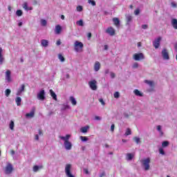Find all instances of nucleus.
I'll return each instance as SVG.
<instances>
[{
  "instance_id": "nucleus-14",
  "label": "nucleus",
  "mask_w": 177,
  "mask_h": 177,
  "mask_svg": "<svg viewBox=\"0 0 177 177\" xmlns=\"http://www.w3.org/2000/svg\"><path fill=\"white\" fill-rule=\"evenodd\" d=\"M10 71L9 70L6 71V80L8 81V82H10L12 81V77L10 76Z\"/></svg>"
},
{
  "instance_id": "nucleus-42",
  "label": "nucleus",
  "mask_w": 177,
  "mask_h": 177,
  "mask_svg": "<svg viewBox=\"0 0 177 177\" xmlns=\"http://www.w3.org/2000/svg\"><path fill=\"white\" fill-rule=\"evenodd\" d=\"M133 140L136 142V143H137V145H139V142H140V138H139L138 137H135L133 138Z\"/></svg>"
},
{
  "instance_id": "nucleus-45",
  "label": "nucleus",
  "mask_w": 177,
  "mask_h": 177,
  "mask_svg": "<svg viewBox=\"0 0 177 177\" xmlns=\"http://www.w3.org/2000/svg\"><path fill=\"white\" fill-rule=\"evenodd\" d=\"M81 140H82L83 142H86V140H88V138H86V136H81L80 137Z\"/></svg>"
},
{
  "instance_id": "nucleus-34",
  "label": "nucleus",
  "mask_w": 177,
  "mask_h": 177,
  "mask_svg": "<svg viewBox=\"0 0 177 177\" xmlns=\"http://www.w3.org/2000/svg\"><path fill=\"white\" fill-rule=\"evenodd\" d=\"M16 15L17 16L20 17L21 16H23V11H21V10H17L16 12Z\"/></svg>"
},
{
  "instance_id": "nucleus-2",
  "label": "nucleus",
  "mask_w": 177,
  "mask_h": 177,
  "mask_svg": "<svg viewBox=\"0 0 177 177\" xmlns=\"http://www.w3.org/2000/svg\"><path fill=\"white\" fill-rule=\"evenodd\" d=\"M74 48L75 52H82L84 49V44H82L81 41H75L74 44Z\"/></svg>"
},
{
  "instance_id": "nucleus-21",
  "label": "nucleus",
  "mask_w": 177,
  "mask_h": 177,
  "mask_svg": "<svg viewBox=\"0 0 177 177\" xmlns=\"http://www.w3.org/2000/svg\"><path fill=\"white\" fill-rule=\"evenodd\" d=\"M15 103L17 104V106H21V97H17L15 99Z\"/></svg>"
},
{
  "instance_id": "nucleus-41",
  "label": "nucleus",
  "mask_w": 177,
  "mask_h": 177,
  "mask_svg": "<svg viewBox=\"0 0 177 177\" xmlns=\"http://www.w3.org/2000/svg\"><path fill=\"white\" fill-rule=\"evenodd\" d=\"M41 26H43V27H45V26H46V24H47L46 20L41 19Z\"/></svg>"
},
{
  "instance_id": "nucleus-58",
  "label": "nucleus",
  "mask_w": 177,
  "mask_h": 177,
  "mask_svg": "<svg viewBox=\"0 0 177 177\" xmlns=\"http://www.w3.org/2000/svg\"><path fill=\"white\" fill-rule=\"evenodd\" d=\"M157 129L159 132H161V126L160 125L157 126Z\"/></svg>"
},
{
  "instance_id": "nucleus-60",
  "label": "nucleus",
  "mask_w": 177,
  "mask_h": 177,
  "mask_svg": "<svg viewBox=\"0 0 177 177\" xmlns=\"http://www.w3.org/2000/svg\"><path fill=\"white\" fill-rule=\"evenodd\" d=\"M104 50H107V49H109V46L104 45Z\"/></svg>"
},
{
  "instance_id": "nucleus-33",
  "label": "nucleus",
  "mask_w": 177,
  "mask_h": 177,
  "mask_svg": "<svg viewBox=\"0 0 177 177\" xmlns=\"http://www.w3.org/2000/svg\"><path fill=\"white\" fill-rule=\"evenodd\" d=\"M131 134H132V131H131V129H127L125 132V136H129V135H131Z\"/></svg>"
},
{
  "instance_id": "nucleus-28",
  "label": "nucleus",
  "mask_w": 177,
  "mask_h": 177,
  "mask_svg": "<svg viewBox=\"0 0 177 177\" xmlns=\"http://www.w3.org/2000/svg\"><path fill=\"white\" fill-rule=\"evenodd\" d=\"M145 84H147L149 86H154V82L150 80H145Z\"/></svg>"
},
{
  "instance_id": "nucleus-4",
  "label": "nucleus",
  "mask_w": 177,
  "mask_h": 177,
  "mask_svg": "<svg viewBox=\"0 0 177 177\" xmlns=\"http://www.w3.org/2000/svg\"><path fill=\"white\" fill-rule=\"evenodd\" d=\"M65 174L67 177H75L71 174V165L67 164L65 167Z\"/></svg>"
},
{
  "instance_id": "nucleus-40",
  "label": "nucleus",
  "mask_w": 177,
  "mask_h": 177,
  "mask_svg": "<svg viewBox=\"0 0 177 177\" xmlns=\"http://www.w3.org/2000/svg\"><path fill=\"white\" fill-rule=\"evenodd\" d=\"M113 96L115 99H118L120 97V93L118 91L115 92Z\"/></svg>"
},
{
  "instance_id": "nucleus-7",
  "label": "nucleus",
  "mask_w": 177,
  "mask_h": 177,
  "mask_svg": "<svg viewBox=\"0 0 177 177\" xmlns=\"http://www.w3.org/2000/svg\"><path fill=\"white\" fill-rule=\"evenodd\" d=\"M160 44H161V37H158L153 41V46L155 49H158V48H160Z\"/></svg>"
},
{
  "instance_id": "nucleus-15",
  "label": "nucleus",
  "mask_w": 177,
  "mask_h": 177,
  "mask_svg": "<svg viewBox=\"0 0 177 177\" xmlns=\"http://www.w3.org/2000/svg\"><path fill=\"white\" fill-rule=\"evenodd\" d=\"M94 70L95 71H99L100 70V62H95L94 64Z\"/></svg>"
},
{
  "instance_id": "nucleus-18",
  "label": "nucleus",
  "mask_w": 177,
  "mask_h": 177,
  "mask_svg": "<svg viewBox=\"0 0 177 177\" xmlns=\"http://www.w3.org/2000/svg\"><path fill=\"white\" fill-rule=\"evenodd\" d=\"M171 26H173V28H174V30H177V19H173L171 20Z\"/></svg>"
},
{
  "instance_id": "nucleus-8",
  "label": "nucleus",
  "mask_w": 177,
  "mask_h": 177,
  "mask_svg": "<svg viewBox=\"0 0 177 177\" xmlns=\"http://www.w3.org/2000/svg\"><path fill=\"white\" fill-rule=\"evenodd\" d=\"M96 80H93L91 82H88V85L91 88V89H92V91H96V89H97V86L96 85Z\"/></svg>"
},
{
  "instance_id": "nucleus-31",
  "label": "nucleus",
  "mask_w": 177,
  "mask_h": 177,
  "mask_svg": "<svg viewBox=\"0 0 177 177\" xmlns=\"http://www.w3.org/2000/svg\"><path fill=\"white\" fill-rule=\"evenodd\" d=\"M169 146V142L168 141H163L162 142V147H168Z\"/></svg>"
},
{
  "instance_id": "nucleus-54",
  "label": "nucleus",
  "mask_w": 177,
  "mask_h": 177,
  "mask_svg": "<svg viewBox=\"0 0 177 177\" xmlns=\"http://www.w3.org/2000/svg\"><path fill=\"white\" fill-rule=\"evenodd\" d=\"M114 128H115V125L114 124H111V131L112 132H114Z\"/></svg>"
},
{
  "instance_id": "nucleus-55",
  "label": "nucleus",
  "mask_w": 177,
  "mask_h": 177,
  "mask_svg": "<svg viewBox=\"0 0 177 177\" xmlns=\"http://www.w3.org/2000/svg\"><path fill=\"white\" fill-rule=\"evenodd\" d=\"M87 37H88V39H91V38H92V33L88 32L87 35Z\"/></svg>"
},
{
  "instance_id": "nucleus-50",
  "label": "nucleus",
  "mask_w": 177,
  "mask_h": 177,
  "mask_svg": "<svg viewBox=\"0 0 177 177\" xmlns=\"http://www.w3.org/2000/svg\"><path fill=\"white\" fill-rule=\"evenodd\" d=\"M111 78H115V73L111 72Z\"/></svg>"
},
{
  "instance_id": "nucleus-59",
  "label": "nucleus",
  "mask_w": 177,
  "mask_h": 177,
  "mask_svg": "<svg viewBox=\"0 0 177 177\" xmlns=\"http://www.w3.org/2000/svg\"><path fill=\"white\" fill-rule=\"evenodd\" d=\"M171 6H172L173 8H176V3H175L174 2H172V3H171Z\"/></svg>"
},
{
  "instance_id": "nucleus-62",
  "label": "nucleus",
  "mask_w": 177,
  "mask_h": 177,
  "mask_svg": "<svg viewBox=\"0 0 177 177\" xmlns=\"http://www.w3.org/2000/svg\"><path fill=\"white\" fill-rule=\"evenodd\" d=\"M110 73V71L109 69L105 70V74H109Z\"/></svg>"
},
{
  "instance_id": "nucleus-22",
  "label": "nucleus",
  "mask_w": 177,
  "mask_h": 177,
  "mask_svg": "<svg viewBox=\"0 0 177 177\" xmlns=\"http://www.w3.org/2000/svg\"><path fill=\"white\" fill-rule=\"evenodd\" d=\"M41 45H42V46H44L45 48H46V46H48V45H49V41L46 39H42Z\"/></svg>"
},
{
  "instance_id": "nucleus-52",
  "label": "nucleus",
  "mask_w": 177,
  "mask_h": 177,
  "mask_svg": "<svg viewBox=\"0 0 177 177\" xmlns=\"http://www.w3.org/2000/svg\"><path fill=\"white\" fill-rule=\"evenodd\" d=\"M83 171H84V172L86 175H88V174H89V171L88 170V169H84Z\"/></svg>"
},
{
  "instance_id": "nucleus-23",
  "label": "nucleus",
  "mask_w": 177,
  "mask_h": 177,
  "mask_svg": "<svg viewBox=\"0 0 177 177\" xmlns=\"http://www.w3.org/2000/svg\"><path fill=\"white\" fill-rule=\"evenodd\" d=\"M113 21L116 27H118V26H120V19L118 18H113Z\"/></svg>"
},
{
  "instance_id": "nucleus-3",
  "label": "nucleus",
  "mask_w": 177,
  "mask_h": 177,
  "mask_svg": "<svg viewBox=\"0 0 177 177\" xmlns=\"http://www.w3.org/2000/svg\"><path fill=\"white\" fill-rule=\"evenodd\" d=\"M14 171L13 165L11 163H8L5 167V174L6 175H10Z\"/></svg>"
},
{
  "instance_id": "nucleus-47",
  "label": "nucleus",
  "mask_w": 177,
  "mask_h": 177,
  "mask_svg": "<svg viewBox=\"0 0 177 177\" xmlns=\"http://www.w3.org/2000/svg\"><path fill=\"white\" fill-rule=\"evenodd\" d=\"M136 16H138V15H139V13H140V10L139 9H136L134 12Z\"/></svg>"
},
{
  "instance_id": "nucleus-51",
  "label": "nucleus",
  "mask_w": 177,
  "mask_h": 177,
  "mask_svg": "<svg viewBox=\"0 0 177 177\" xmlns=\"http://www.w3.org/2000/svg\"><path fill=\"white\" fill-rule=\"evenodd\" d=\"M95 120H96L97 121H100L102 118L100 116H95Z\"/></svg>"
},
{
  "instance_id": "nucleus-44",
  "label": "nucleus",
  "mask_w": 177,
  "mask_h": 177,
  "mask_svg": "<svg viewBox=\"0 0 177 177\" xmlns=\"http://www.w3.org/2000/svg\"><path fill=\"white\" fill-rule=\"evenodd\" d=\"M70 109V106H68V105H64V106H62V111H64V110H67V109Z\"/></svg>"
},
{
  "instance_id": "nucleus-53",
  "label": "nucleus",
  "mask_w": 177,
  "mask_h": 177,
  "mask_svg": "<svg viewBox=\"0 0 177 177\" xmlns=\"http://www.w3.org/2000/svg\"><path fill=\"white\" fill-rule=\"evenodd\" d=\"M56 45L59 46V45H62V41H60V39H58L56 42Z\"/></svg>"
},
{
  "instance_id": "nucleus-25",
  "label": "nucleus",
  "mask_w": 177,
  "mask_h": 177,
  "mask_svg": "<svg viewBox=\"0 0 177 177\" xmlns=\"http://www.w3.org/2000/svg\"><path fill=\"white\" fill-rule=\"evenodd\" d=\"M133 93H135L136 96H143V93H142L139 90L135 89L133 91Z\"/></svg>"
},
{
  "instance_id": "nucleus-13",
  "label": "nucleus",
  "mask_w": 177,
  "mask_h": 177,
  "mask_svg": "<svg viewBox=\"0 0 177 177\" xmlns=\"http://www.w3.org/2000/svg\"><path fill=\"white\" fill-rule=\"evenodd\" d=\"M35 115V108L32 109L30 113L26 114V118H32Z\"/></svg>"
},
{
  "instance_id": "nucleus-27",
  "label": "nucleus",
  "mask_w": 177,
  "mask_h": 177,
  "mask_svg": "<svg viewBox=\"0 0 177 177\" xmlns=\"http://www.w3.org/2000/svg\"><path fill=\"white\" fill-rule=\"evenodd\" d=\"M9 127H10V129H11V131H13V129H15V122H13V120L10 121Z\"/></svg>"
},
{
  "instance_id": "nucleus-6",
  "label": "nucleus",
  "mask_w": 177,
  "mask_h": 177,
  "mask_svg": "<svg viewBox=\"0 0 177 177\" xmlns=\"http://www.w3.org/2000/svg\"><path fill=\"white\" fill-rule=\"evenodd\" d=\"M133 59L137 62L139 60H143V59H145V55L142 53H136L133 55Z\"/></svg>"
},
{
  "instance_id": "nucleus-37",
  "label": "nucleus",
  "mask_w": 177,
  "mask_h": 177,
  "mask_svg": "<svg viewBox=\"0 0 177 177\" xmlns=\"http://www.w3.org/2000/svg\"><path fill=\"white\" fill-rule=\"evenodd\" d=\"M88 3H91L92 6H96V2L93 0H88Z\"/></svg>"
},
{
  "instance_id": "nucleus-36",
  "label": "nucleus",
  "mask_w": 177,
  "mask_h": 177,
  "mask_svg": "<svg viewBox=\"0 0 177 177\" xmlns=\"http://www.w3.org/2000/svg\"><path fill=\"white\" fill-rule=\"evenodd\" d=\"M11 91H10V89H9V88H7L6 90V91H5V93H6V96L8 97H9V95H10V93H11Z\"/></svg>"
},
{
  "instance_id": "nucleus-48",
  "label": "nucleus",
  "mask_w": 177,
  "mask_h": 177,
  "mask_svg": "<svg viewBox=\"0 0 177 177\" xmlns=\"http://www.w3.org/2000/svg\"><path fill=\"white\" fill-rule=\"evenodd\" d=\"M148 27H149L148 25H146V24L142 25V28H143V30L147 29Z\"/></svg>"
},
{
  "instance_id": "nucleus-56",
  "label": "nucleus",
  "mask_w": 177,
  "mask_h": 177,
  "mask_svg": "<svg viewBox=\"0 0 177 177\" xmlns=\"http://www.w3.org/2000/svg\"><path fill=\"white\" fill-rule=\"evenodd\" d=\"M35 140H39V136H38V134H36L35 136Z\"/></svg>"
},
{
  "instance_id": "nucleus-9",
  "label": "nucleus",
  "mask_w": 177,
  "mask_h": 177,
  "mask_svg": "<svg viewBox=\"0 0 177 177\" xmlns=\"http://www.w3.org/2000/svg\"><path fill=\"white\" fill-rule=\"evenodd\" d=\"M105 32H106V34L110 35L111 37H113V36L115 35V29H114L113 27L111 26V27L107 28Z\"/></svg>"
},
{
  "instance_id": "nucleus-20",
  "label": "nucleus",
  "mask_w": 177,
  "mask_h": 177,
  "mask_svg": "<svg viewBox=\"0 0 177 177\" xmlns=\"http://www.w3.org/2000/svg\"><path fill=\"white\" fill-rule=\"evenodd\" d=\"M89 126H86L84 127H82L80 129L81 132H82V133H86V132H88V129H89Z\"/></svg>"
},
{
  "instance_id": "nucleus-10",
  "label": "nucleus",
  "mask_w": 177,
  "mask_h": 177,
  "mask_svg": "<svg viewBox=\"0 0 177 177\" xmlns=\"http://www.w3.org/2000/svg\"><path fill=\"white\" fill-rule=\"evenodd\" d=\"M162 56L165 60H169V54L168 53L167 48H164L162 50Z\"/></svg>"
},
{
  "instance_id": "nucleus-26",
  "label": "nucleus",
  "mask_w": 177,
  "mask_h": 177,
  "mask_svg": "<svg viewBox=\"0 0 177 177\" xmlns=\"http://www.w3.org/2000/svg\"><path fill=\"white\" fill-rule=\"evenodd\" d=\"M134 155L132 153H127V160H128L129 161H131L132 160V158H133Z\"/></svg>"
},
{
  "instance_id": "nucleus-49",
  "label": "nucleus",
  "mask_w": 177,
  "mask_h": 177,
  "mask_svg": "<svg viewBox=\"0 0 177 177\" xmlns=\"http://www.w3.org/2000/svg\"><path fill=\"white\" fill-rule=\"evenodd\" d=\"M139 67V64L138 63H135L133 65V68H138Z\"/></svg>"
},
{
  "instance_id": "nucleus-30",
  "label": "nucleus",
  "mask_w": 177,
  "mask_h": 177,
  "mask_svg": "<svg viewBox=\"0 0 177 177\" xmlns=\"http://www.w3.org/2000/svg\"><path fill=\"white\" fill-rule=\"evenodd\" d=\"M58 59L62 62V63L66 61V59L64 57V56L62 54L58 55Z\"/></svg>"
},
{
  "instance_id": "nucleus-19",
  "label": "nucleus",
  "mask_w": 177,
  "mask_h": 177,
  "mask_svg": "<svg viewBox=\"0 0 177 177\" xmlns=\"http://www.w3.org/2000/svg\"><path fill=\"white\" fill-rule=\"evenodd\" d=\"M2 48L0 47V64H3V60H5V58H3V55H2Z\"/></svg>"
},
{
  "instance_id": "nucleus-24",
  "label": "nucleus",
  "mask_w": 177,
  "mask_h": 177,
  "mask_svg": "<svg viewBox=\"0 0 177 177\" xmlns=\"http://www.w3.org/2000/svg\"><path fill=\"white\" fill-rule=\"evenodd\" d=\"M70 101L73 106H75L77 104V100H75V98H74L73 96L70 97Z\"/></svg>"
},
{
  "instance_id": "nucleus-5",
  "label": "nucleus",
  "mask_w": 177,
  "mask_h": 177,
  "mask_svg": "<svg viewBox=\"0 0 177 177\" xmlns=\"http://www.w3.org/2000/svg\"><path fill=\"white\" fill-rule=\"evenodd\" d=\"M142 165L145 167V171L150 169V158H147L142 160Z\"/></svg>"
},
{
  "instance_id": "nucleus-11",
  "label": "nucleus",
  "mask_w": 177,
  "mask_h": 177,
  "mask_svg": "<svg viewBox=\"0 0 177 177\" xmlns=\"http://www.w3.org/2000/svg\"><path fill=\"white\" fill-rule=\"evenodd\" d=\"M37 99L39 100H45V90H41L37 94Z\"/></svg>"
},
{
  "instance_id": "nucleus-61",
  "label": "nucleus",
  "mask_w": 177,
  "mask_h": 177,
  "mask_svg": "<svg viewBox=\"0 0 177 177\" xmlns=\"http://www.w3.org/2000/svg\"><path fill=\"white\" fill-rule=\"evenodd\" d=\"M10 153H11L12 156H15V150H11Z\"/></svg>"
},
{
  "instance_id": "nucleus-32",
  "label": "nucleus",
  "mask_w": 177,
  "mask_h": 177,
  "mask_svg": "<svg viewBox=\"0 0 177 177\" xmlns=\"http://www.w3.org/2000/svg\"><path fill=\"white\" fill-rule=\"evenodd\" d=\"M41 168H43L42 166L39 167V166L35 165V166L33 167V171L34 172H38V170L39 169H41Z\"/></svg>"
},
{
  "instance_id": "nucleus-29",
  "label": "nucleus",
  "mask_w": 177,
  "mask_h": 177,
  "mask_svg": "<svg viewBox=\"0 0 177 177\" xmlns=\"http://www.w3.org/2000/svg\"><path fill=\"white\" fill-rule=\"evenodd\" d=\"M127 19V24H129L130 21H132V16L131 15H127L126 17Z\"/></svg>"
},
{
  "instance_id": "nucleus-35",
  "label": "nucleus",
  "mask_w": 177,
  "mask_h": 177,
  "mask_svg": "<svg viewBox=\"0 0 177 177\" xmlns=\"http://www.w3.org/2000/svg\"><path fill=\"white\" fill-rule=\"evenodd\" d=\"M76 24L82 27L84 26V21H82V19H80L76 22Z\"/></svg>"
},
{
  "instance_id": "nucleus-64",
  "label": "nucleus",
  "mask_w": 177,
  "mask_h": 177,
  "mask_svg": "<svg viewBox=\"0 0 177 177\" xmlns=\"http://www.w3.org/2000/svg\"><path fill=\"white\" fill-rule=\"evenodd\" d=\"M64 18H65L64 15H61L62 20H64Z\"/></svg>"
},
{
  "instance_id": "nucleus-63",
  "label": "nucleus",
  "mask_w": 177,
  "mask_h": 177,
  "mask_svg": "<svg viewBox=\"0 0 177 177\" xmlns=\"http://www.w3.org/2000/svg\"><path fill=\"white\" fill-rule=\"evenodd\" d=\"M104 175H106V174H104V172H103L100 174V177H103V176H104Z\"/></svg>"
},
{
  "instance_id": "nucleus-57",
  "label": "nucleus",
  "mask_w": 177,
  "mask_h": 177,
  "mask_svg": "<svg viewBox=\"0 0 177 177\" xmlns=\"http://www.w3.org/2000/svg\"><path fill=\"white\" fill-rule=\"evenodd\" d=\"M39 136H42L44 135V133H42V131H41V129L39 130Z\"/></svg>"
},
{
  "instance_id": "nucleus-39",
  "label": "nucleus",
  "mask_w": 177,
  "mask_h": 177,
  "mask_svg": "<svg viewBox=\"0 0 177 177\" xmlns=\"http://www.w3.org/2000/svg\"><path fill=\"white\" fill-rule=\"evenodd\" d=\"M23 8L25 9V10H28V4L27 2L24 3Z\"/></svg>"
},
{
  "instance_id": "nucleus-46",
  "label": "nucleus",
  "mask_w": 177,
  "mask_h": 177,
  "mask_svg": "<svg viewBox=\"0 0 177 177\" xmlns=\"http://www.w3.org/2000/svg\"><path fill=\"white\" fill-rule=\"evenodd\" d=\"M99 102L100 103H101V104H102V106H104V104H106V103L104 102L102 98H100Z\"/></svg>"
},
{
  "instance_id": "nucleus-16",
  "label": "nucleus",
  "mask_w": 177,
  "mask_h": 177,
  "mask_svg": "<svg viewBox=\"0 0 177 177\" xmlns=\"http://www.w3.org/2000/svg\"><path fill=\"white\" fill-rule=\"evenodd\" d=\"M50 96L53 97V99L54 100L57 101V95H56V93H55V91H53V90L50 89Z\"/></svg>"
},
{
  "instance_id": "nucleus-1",
  "label": "nucleus",
  "mask_w": 177,
  "mask_h": 177,
  "mask_svg": "<svg viewBox=\"0 0 177 177\" xmlns=\"http://www.w3.org/2000/svg\"><path fill=\"white\" fill-rule=\"evenodd\" d=\"M59 138H60V139H62V140L64 141V145L65 146L66 150H71V149L73 147V145L71 144V142H70L68 141L70 138H71V136L70 134H67L65 137L60 136Z\"/></svg>"
},
{
  "instance_id": "nucleus-12",
  "label": "nucleus",
  "mask_w": 177,
  "mask_h": 177,
  "mask_svg": "<svg viewBox=\"0 0 177 177\" xmlns=\"http://www.w3.org/2000/svg\"><path fill=\"white\" fill-rule=\"evenodd\" d=\"M24 89H26V85L21 84L20 88H18L17 92V96H20L23 92H24Z\"/></svg>"
},
{
  "instance_id": "nucleus-17",
  "label": "nucleus",
  "mask_w": 177,
  "mask_h": 177,
  "mask_svg": "<svg viewBox=\"0 0 177 177\" xmlns=\"http://www.w3.org/2000/svg\"><path fill=\"white\" fill-rule=\"evenodd\" d=\"M62 32V26L60 25H57L55 26V34L59 35Z\"/></svg>"
},
{
  "instance_id": "nucleus-43",
  "label": "nucleus",
  "mask_w": 177,
  "mask_h": 177,
  "mask_svg": "<svg viewBox=\"0 0 177 177\" xmlns=\"http://www.w3.org/2000/svg\"><path fill=\"white\" fill-rule=\"evenodd\" d=\"M76 9L77 12H82L84 8H82V6H78Z\"/></svg>"
},
{
  "instance_id": "nucleus-38",
  "label": "nucleus",
  "mask_w": 177,
  "mask_h": 177,
  "mask_svg": "<svg viewBox=\"0 0 177 177\" xmlns=\"http://www.w3.org/2000/svg\"><path fill=\"white\" fill-rule=\"evenodd\" d=\"M159 153L162 156H165V151H164V149L162 148H159Z\"/></svg>"
}]
</instances>
